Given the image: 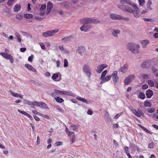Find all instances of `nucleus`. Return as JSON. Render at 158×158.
<instances>
[{"mask_svg":"<svg viewBox=\"0 0 158 158\" xmlns=\"http://www.w3.org/2000/svg\"><path fill=\"white\" fill-rule=\"evenodd\" d=\"M21 9V6L19 5L16 4L14 7V10L15 12H17L19 11Z\"/></svg>","mask_w":158,"mask_h":158,"instance_id":"20","label":"nucleus"},{"mask_svg":"<svg viewBox=\"0 0 158 158\" xmlns=\"http://www.w3.org/2000/svg\"><path fill=\"white\" fill-rule=\"evenodd\" d=\"M124 151L125 153L126 154L128 153H129V148L127 146H125L124 147Z\"/></svg>","mask_w":158,"mask_h":158,"instance_id":"46","label":"nucleus"},{"mask_svg":"<svg viewBox=\"0 0 158 158\" xmlns=\"http://www.w3.org/2000/svg\"><path fill=\"white\" fill-rule=\"evenodd\" d=\"M148 88V86L147 84H144L142 85V88L143 89H145Z\"/></svg>","mask_w":158,"mask_h":158,"instance_id":"52","label":"nucleus"},{"mask_svg":"<svg viewBox=\"0 0 158 158\" xmlns=\"http://www.w3.org/2000/svg\"><path fill=\"white\" fill-rule=\"evenodd\" d=\"M128 69V65L127 64H125L120 69V71L124 73Z\"/></svg>","mask_w":158,"mask_h":158,"instance_id":"22","label":"nucleus"},{"mask_svg":"<svg viewBox=\"0 0 158 158\" xmlns=\"http://www.w3.org/2000/svg\"><path fill=\"white\" fill-rule=\"evenodd\" d=\"M139 97L141 99L143 100L145 98V94L142 92H140L139 94Z\"/></svg>","mask_w":158,"mask_h":158,"instance_id":"34","label":"nucleus"},{"mask_svg":"<svg viewBox=\"0 0 158 158\" xmlns=\"http://www.w3.org/2000/svg\"><path fill=\"white\" fill-rule=\"evenodd\" d=\"M68 62L67 59H64V67H66L68 66Z\"/></svg>","mask_w":158,"mask_h":158,"instance_id":"47","label":"nucleus"},{"mask_svg":"<svg viewBox=\"0 0 158 158\" xmlns=\"http://www.w3.org/2000/svg\"><path fill=\"white\" fill-rule=\"evenodd\" d=\"M15 0H8L7 2V5L9 6H11L14 3Z\"/></svg>","mask_w":158,"mask_h":158,"instance_id":"32","label":"nucleus"},{"mask_svg":"<svg viewBox=\"0 0 158 158\" xmlns=\"http://www.w3.org/2000/svg\"><path fill=\"white\" fill-rule=\"evenodd\" d=\"M118 6L119 8L124 11H126L131 13L133 11V10L127 6H124L123 5H118Z\"/></svg>","mask_w":158,"mask_h":158,"instance_id":"10","label":"nucleus"},{"mask_svg":"<svg viewBox=\"0 0 158 158\" xmlns=\"http://www.w3.org/2000/svg\"><path fill=\"white\" fill-rule=\"evenodd\" d=\"M152 2L151 0H148L147 2L146 6L148 10H152L153 8L152 7Z\"/></svg>","mask_w":158,"mask_h":158,"instance_id":"17","label":"nucleus"},{"mask_svg":"<svg viewBox=\"0 0 158 158\" xmlns=\"http://www.w3.org/2000/svg\"><path fill=\"white\" fill-rule=\"evenodd\" d=\"M24 101L25 104L31 106V102L30 101L24 100Z\"/></svg>","mask_w":158,"mask_h":158,"instance_id":"48","label":"nucleus"},{"mask_svg":"<svg viewBox=\"0 0 158 158\" xmlns=\"http://www.w3.org/2000/svg\"><path fill=\"white\" fill-rule=\"evenodd\" d=\"M18 111L20 113L24 115H27L28 113L27 112H25L24 111H23L21 110H18Z\"/></svg>","mask_w":158,"mask_h":158,"instance_id":"51","label":"nucleus"},{"mask_svg":"<svg viewBox=\"0 0 158 158\" xmlns=\"http://www.w3.org/2000/svg\"><path fill=\"white\" fill-rule=\"evenodd\" d=\"M154 37L155 38H158V33H156L153 35Z\"/></svg>","mask_w":158,"mask_h":158,"instance_id":"64","label":"nucleus"},{"mask_svg":"<svg viewBox=\"0 0 158 158\" xmlns=\"http://www.w3.org/2000/svg\"><path fill=\"white\" fill-rule=\"evenodd\" d=\"M78 52L81 55L86 52V50L84 47L83 46H80L77 49Z\"/></svg>","mask_w":158,"mask_h":158,"instance_id":"16","label":"nucleus"},{"mask_svg":"<svg viewBox=\"0 0 158 158\" xmlns=\"http://www.w3.org/2000/svg\"><path fill=\"white\" fill-rule=\"evenodd\" d=\"M23 16L20 13L18 14L16 16V18L19 20H21L23 19Z\"/></svg>","mask_w":158,"mask_h":158,"instance_id":"29","label":"nucleus"},{"mask_svg":"<svg viewBox=\"0 0 158 158\" xmlns=\"http://www.w3.org/2000/svg\"><path fill=\"white\" fill-rule=\"evenodd\" d=\"M33 57H34L33 55H31V56L29 57L28 58V60L29 61L32 62Z\"/></svg>","mask_w":158,"mask_h":158,"instance_id":"56","label":"nucleus"},{"mask_svg":"<svg viewBox=\"0 0 158 158\" xmlns=\"http://www.w3.org/2000/svg\"><path fill=\"white\" fill-rule=\"evenodd\" d=\"M25 66L29 70L35 73H37V72L36 70L30 64H26Z\"/></svg>","mask_w":158,"mask_h":158,"instance_id":"14","label":"nucleus"},{"mask_svg":"<svg viewBox=\"0 0 158 158\" xmlns=\"http://www.w3.org/2000/svg\"><path fill=\"white\" fill-rule=\"evenodd\" d=\"M87 114L89 115H91L93 114V111L91 109L88 110L87 111Z\"/></svg>","mask_w":158,"mask_h":158,"instance_id":"60","label":"nucleus"},{"mask_svg":"<svg viewBox=\"0 0 158 158\" xmlns=\"http://www.w3.org/2000/svg\"><path fill=\"white\" fill-rule=\"evenodd\" d=\"M111 76L110 75V76H107L106 77L104 78V81L105 82L108 81H109L111 78Z\"/></svg>","mask_w":158,"mask_h":158,"instance_id":"40","label":"nucleus"},{"mask_svg":"<svg viewBox=\"0 0 158 158\" xmlns=\"http://www.w3.org/2000/svg\"><path fill=\"white\" fill-rule=\"evenodd\" d=\"M33 117L36 121H39L40 120V118L35 115H33Z\"/></svg>","mask_w":158,"mask_h":158,"instance_id":"62","label":"nucleus"},{"mask_svg":"<svg viewBox=\"0 0 158 158\" xmlns=\"http://www.w3.org/2000/svg\"><path fill=\"white\" fill-rule=\"evenodd\" d=\"M131 81L127 77L124 81V84L126 85H128Z\"/></svg>","mask_w":158,"mask_h":158,"instance_id":"35","label":"nucleus"},{"mask_svg":"<svg viewBox=\"0 0 158 158\" xmlns=\"http://www.w3.org/2000/svg\"><path fill=\"white\" fill-rule=\"evenodd\" d=\"M59 75L57 73H55L52 75V78L53 80L55 81H59L56 80V79H57Z\"/></svg>","mask_w":158,"mask_h":158,"instance_id":"33","label":"nucleus"},{"mask_svg":"<svg viewBox=\"0 0 158 158\" xmlns=\"http://www.w3.org/2000/svg\"><path fill=\"white\" fill-rule=\"evenodd\" d=\"M76 98L77 100L79 101H82V102L85 103L87 104H88V102L87 100L84 98L80 97H77Z\"/></svg>","mask_w":158,"mask_h":158,"instance_id":"23","label":"nucleus"},{"mask_svg":"<svg viewBox=\"0 0 158 158\" xmlns=\"http://www.w3.org/2000/svg\"><path fill=\"white\" fill-rule=\"evenodd\" d=\"M139 5L141 6H142L145 3L144 0H138Z\"/></svg>","mask_w":158,"mask_h":158,"instance_id":"44","label":"nucleus"},{"mask_svg":"<svg viewBox=\"0 0 158 158\" xmlns=\"http://www.w3.org/2000/svg\"><path fill=\"white\" fill-rule=\"evenodd\" d=\"M0 54L6 59L9 60L11 63H13L14 62L13 57L10 55L4 52H1Z\"/></svg>","mask_w":158,"mask_h":158,"instance_id":"7","label":"nucleus"},{"mask_svg":"<svg viewBox=\"0 0 158 158\" xmlns=\"http://www.w3.org/2000/svg\"><path fill=\"white\" fill-rule=\"evenodd\" d=\"M34 18L35 19L39 21H41L43 19L40 16H35Z\"/></svg>","mask_w":158,"mask_h":158,"instance_id":"54","label":"nucleus"},{"mask_svg":"<svg viewBox=\"0 0 158 158\" xmlns=\"http://www.w3.org/2000/svg\"><path fill=\"white\" fill-rule=\"evenodd\" d=\"M143 19L145 21H147V22H151L152 21V19H151L143 18Z\"/></svg>","mask_w":158,"mask_h":158,"instance_id":"53","label":"nucleus"},{"mask_svg":"<svg viewBox=\"0 0 158 158\" xmlns=\"http://www.w3.org/2000/svg\"><path fill=\"white\" fill-rule=\"evenodd\" d=\"M107 67V65L106 64L99 65L97 66V69L96 70V72L98 73H100L104 69Z\"/></svg>","mask_w":158,"mask_h":158,"instance_id":"12","label":"nucleus"},{"mask_svg":"<svg viewBox=\"0 0 158 158\" xmlns=\"http://www.w3.org/2000/svg\"><path fill=\"white\" fill-rule=\"evenodd\" d=\"M107 71L106 70H105L104 71H103L101 74V80H104V78L106 75V74L107 73Z\"/></svg>","mask_w":158,"mask_h":158,"instance_id":"28","label":"nucleus"},{"mask_svg":"<svg viewBox=\"0 0 158 158\" xmlns=\"http://www.w3.org/2000/svg\"><path fill=\"white\" fill-rule=\"evenodd\" d=\"M139 45L131 43L127 44V48L134 54L137 53L139 52Z\"/></svg>","mask_w":158,"mask_h":158,"instance_id":"2","label":"nucleus"},{"mask_svg":"<svg viewBox=\"0 0 158 158\" xmlns=\"http://www.w3.org/2000/svg\"><path fill=\"white\" fill-rule=\"evenodd\" d=\"M41 103L40 106H41L42 108H44L45 109H49V107L45 103L41 102Z\"/></svg>","mask_w":158,"mask_h":158,"instance_id":"31","label":"nucleus"},{"mask_svg":"<svg viewBox=\"0 0 158 158\" xmlns=\"http://www.w3.org/2000/svg\"><path fill=\"white\" fill-rule=\"evenodd\" d=\"M120 2L122 4L128 3L131 4L129 0H121Z\"/></svg>","mask_w":158,"mask_h":158,"instance_id":"37","label":"nucleus"},{"mask_svg":"<svg viewBox=\"0 0 158 158\" xmlns=\"http://www.w3.org/2000/svg\"><path fill=\"white\" fill-rule=\"evenodd\" d=\"M141 43L142 47L144 48L146 47V45L149 43V42L147 40H143L141 41Z\"/></svg>","mask_w":158,"mask_h":158,"instance_id":"21","label":"nucleus"},{"mask_svg":"<svg viewBox=\"0 0 158 158\" xmlns=\"http://www.w3.org/2000/svg\"><path fill=\"white\" fill-rule=\"evenodd\" d=\"M147 111L149 113H152L155 111V109L154 108H148L147 109Z\"/></svg>","mask_w":158,"mask_h":158,"instance_id":"38","label":"nucleus"},{"mask_svg":"<svg viewBox=\"0 0 158 158\" xmlns=\"http://www.w3.org/2000/svg\"><path fill=\"white\" fill-rule=\"evenodd\" d=\"M54 92L56 93L57 94H62L63 91L54 89Z\"/></svg>","mask_w":158,"mask_h":158,"instance_id":"41","label":"nucleus"},{"mask_svg":"<svg viewBox=\"0 0 158 158\" xmlns=\"http://www.w3.org/2000/svg\"><path fill=\"white\" fill-rule=\"evenodd\" d=\"M141 77L142 78L145 79H147L148 77V76L147 74H143L142 75Z\"/></svg>","mask_w":158,"mask_h":158,"instance_id":"50","label":"nucleus"},{"mask_svg":"<svg viewBox=\"0 0 158 158\" xmlns=\"http://www.w3.org/2000/svg\"><path fill=\"white\" fill-rule=\"evenodd\" d=\"M123 114L122 113H120L117 114L114 117V118L115 119H117L119 117Z\"/></svg>","mask_w":158,"mask_h":158,"instance_id":"49","label":"nucleus"},{"mask_svg":"<svg viewBox=\"0 0 158 158\" xmlns=\"http://www.w3.org/2000/svg\"><path fill=\"white\" fill-rule=\"evenodd\" d=\"M62 94L67 95L68 96H70L73 97H75V95L71 92H69L67 91H63Z\"/></svg>","mask_w":158,"mask_h":158,"instance_id":"19","label":"nucleus"},{"mask_svg":"<svg viewBox=\"0 0 158 158\" xmlns=\"http://www.w3.org/2000/svg\"><path fill=\"white\" fill-rule=\"evenodd\" d=\"M41 115L43 117L46 118H49V116L47 115H45L44 114H41Z\"/></svg>","mask_w":158,"mask_h":158,"instance_id":"59","label":"nucleus"},{"mask_svg":"<svg viewBox=\"0 0 158 158\" xmlns=\"http://www.w3.org/2000/svg\"><path fill=\"white\" fill-rule=\"evenodd\" d=\"M132 12L133 13L135 17L137 18L139 17V16L138 15L139 12H134V10H133V11Z\"/></svg>","mask_w":158,"mask_h":158,"instance_id":"45","label":"nucleus"},{"mask_svg":"<svg viewBox=\"0 0 158 158\" xmlns=\"http://www.w3.org/2000/svg\"><path fill=\"white\" fill-rule=\"evenodd\" d=\"M151 62V60H147L142 63L141 67L143 68H148L150 66Z\"/></svg>","mask_w":158,"mask_h":158,"instance_id":"11","label":"nucleus"},{"mask_svg":"<svg viewBox=\"0 0 158 158\" xmlns=\"http://www.w3.org/2000/svg\"><path fill=\"white\" fill-rule=\"evenodd\" d=\"M131 6L134 9V12H139V9L136 5L134 4H132L131 5Z\"/></svg>","mask_w":158,"mask_h":158,"instance_id":"30","label":"nucleus"},{"mask_svg":"<svg viewBox=\"0 0 158 158\" xmlns=\"http://www.w3.org/2000/svg\"><path fill=\"white\" fill-rule=\"evenodd\" d=\"M131 106H129V109L135 116L138 117H140L141 116H142L143 117L144 116V114L141 110L138 109V110H137L135 109L131 108Z\"/></svg>","mask_w":158,"mask_h":158,"instance_id":"3","label":"nucleus"},{"mask_svg":"<svg viewBox=\"0 0 158 158\" xmlns=\"http://www.w3.org/2000/svg\"><path fill=\"white\" fill-rule=\"evenodd\" d=\"M40 45L42 49H45V48L44 46V45L42 43H40Z\"/></svg>","mask_w":158,"mask_h":158,"instance_id":"57","label":"nucleus"},{"mask_svg":"<svg viewBox=\"0 0 158 158\" xmlns=\"http://www.w3.org/2000/svg\"><path fill=\"white\" fill-rule=\"evenodd\" d=\"M55 99L57 102L59 103H61L64 101L63 99L59 97H57L56 98H55Z\"/></svg>","mask_w":158,"mask_h":158,"instance_id":"27","label":"nucleus"},{"mask_svg":"<svg viewBox=\"0 0 158 158\" xmlns=\"http://www.w3.org/2000/svg\"><path fill=\"white\" fill-rule=\"evenodd\" d=\"M143 105L145 107H150L152 106L151 103L148 100L145 101Z\"/></svg>","mask_w":158,"mask_h":158,"instance_id":"25","label":"nucleus"},{"mask_svg":"<svg viewBox=\"0 0 158 158\" xmlns=\"http://www.w3.org/2000/svg\"><path fill=\"white\" fill-rule=\"evenodd\" d=\"M68 130L69 129H65V131L67 133L68 137H72V139L70 140V141L71 144H72L74 142L75 140V134L73 132L68 131Z\"/></svg>","mask_w":158,"mask_h":158,"instance_id":"9","label":"nucleus"},{"mask_svg":"<svg viewBox=\"0 0 158 158\" xmlns=\"http://www.w3.org/2000/svg\"><path fill=\"white\" fill-rule=\"evenodd\" d=\"M85 23L80 28V29L82 31H87L89 30L91 27L90 24L91 23H97L100 22L99 21L94 18H87L84 19Z\"/></svg>","mask_w":158,"mask_h":158,"instance_id":"1","label":"nucleus"},{"mask_svg":"<svg viewBox=\"0 0 158 158\" xmlns=\"http://www.w3.org/2000/svg\"><path fill=\"white\" fill-rule=\"evenodd\" d=\"M118 72L117 71H114L112 74V79L114 84L117 85L119 83V78L117 75Z\"/></svg>","mask_w":158,"mask_h":158,"instance_id":"6","label":"nucleus"},{"mask_svg":"<svg viewBox=\"0 0 158 158\" xmlns=\"http://www.w3.org/2000/svg\"><path fill=\"white\" fill-rule=\"evenodd\" d=\"M83 72L85 73L86 75L90 78L91 75V70L90 67L87 64H85L83 68Z\"/></svg>","mask_w":158,"mask_h":158,"instance_id":"5","label":"nucleus"},{"mask_svg":"<svg viewBox=\"0 0 158 158\" xmlns=\"http://www.w3.org/2000/svg\"><path fill=\"white\" fill-rule=\"evenodd\" d=\"M59 31V30L58 29L51 30L49 31L43 32L42 34V35L44 37L51 36L53 35L55 33L58 32Z\"/></svg>","mask_w":158,"mask_h":158,"instance_id":"4","label":"nucleus"},{"mask_svg":"<svg viewBox=\"0 0 158 158\" xmlns=\"http://www.w3.org/2000/svg\"><path fill=\"white\" fill-rule=\"evenodd\" d=\"M155 146V144L153 143H151L148 144V147L149 148H153Z\"/></svg>","mask_w":158,"mask_h":158,"instance_id":"43","label":"nucleus"},{"mask_svg":"<svg viewBox=\"0 0 158 158\" xmlns=\"http://www.w3.org/2000/svg\"><path fill=\"white\" fill-rule=\"evenodd\" d=\"M56 67L57 68H59L60 67V62L59 60L56 61Z\"/></svg>","mask_w":158,"mask_h":158,"instance_id":"61","label":"nucleus"},{"mask_svg":"<svg viewBox=\"0 0 158 158\" xmlns=\"http://www.w3.org/2000/svg\"><path fill=\"white\" fill-rule=\"evenodd\" d=\"M154 82L155 83V87L157 89H158V81H154Z\"/></svg>","mask_w":158,"mask_h":158,"instance_id":"63","label":"nucleus"},{"mask_svg":"<svg viewBox=\"0 0 158 158\" xmlns=\"http://www.w3.org/2000/svg\"><path fill=\"white\" fill-rule=\"evenodd\" d=\"M62 142L60 141L56 142L55 144L56 146H58L62 144Z\"/></svg>","mask_w":158,"mask_h":158,"instance_id":"55","label":"nucleus"},{"mask_svg":"<svg viewBox=\"0 0 158 158\" xmlns=\"http://www.w3.org/2000/svg\"><path fill=\"white\" fill-rule=\"evenodd\" d=\"M148 83L151 87H153L154 86V84L152 80H148Z\"/></svg>","mask_w":158,"mask_h":158,"instance_id":"36","label":"nucleus"},{"mask_svg":"<svg viewBox=\"0 0 158 158\" xmlns=\"http://www.w3.org/2000/svg\"><path fill=\"white\" fill-rule=\"evenodd\" d=\"M110 17L113 20H129V18L127 17L124 18L122 16H121L117 15L116 14H112L110 15Z\"/></svg>","mask_w":158,"mask_h":158,"instance_id":"8","label":"nucleus"},{"mask_svg":"<svg viewBox=\"0 0 158 158\" xmlns=\"http://www.w3.org/2000/svg\"><path fill=\"white\" fill-rule=\"evenodd\" d=\"M68 4H69V3L67 2H64L61 4L62 5H63L65 6H68Z\"/></svg>","mask_w":158,"mask_h":158,"instance_id":"58","label":"nucleus"},{"mask_svg":"<svg viewBox=\"0 0 158 158\" xmlns=\"http://www.w3.org/2000/svg\"><path fill=\"white\" fill-rule=\"evenodd\" d=\"M53 8V5L51 2H48L47 3V11L46 14L48 15L49 14Z\"/></svg>","mask_w":158,"mask_h":158,"instance_id":"13","label":"nucleus"},{"mask_svg":"<svg viewBox=\"0 0 158 158\" xmlns=\"http://www.w3.org/2000/svg\"><path fill=\"white\" fill-rule=\"evenodd\" d=\"M46 6L45 4L41 6L40 9V11H45Z\"/></svg>","mask_w":158,"mask_h":158,"instance_id":"42","label":"nucleus"},{"mask_svg":"<svg viewBox=\"0 0 158 158\" xmlns=\"http://www.w3.org/2000/svg\"><path fill=\"white\" fill-rule=\"evenodd\" d=\"M111 32L113 35L115 37L118 36L117 34L120 33V31L118 30H116L115 31L114 30H112Z\"/></svg>","mask_w":158,"mask_h":158,"instance_id":"26","label":"nucleus"},{"mask_svg":"<svg viewBox=\"0 0 158 158\" xmlns=\"http://www.w3.org/2000/svg\"><path fill=\"white\" fill-rule=\"evenodd\" d=\"M131 81L133 80L135 78V76L133 74H131L127 77Z\"/></svg>","mask_w":158,"mask_h":158,"instance_id":"39","label":"nucleus"},{"mask_svg":"<svg viewBox=\"0 0 158 158\" xmlns=\"http://www.w3.org/2000/svg\"><path fill=\"white\" fill-rule=\"evenodd\" d=\"M24 17L27 19L32 18L33 17V15L31 14H25L24 15Z\"/></svg>","mask_w":158,"mask_h":158,"instance_id":"24","label":"nucleus"},{"mask_svg":"<svg viewBox=\"0 0 158 158\" xmlns=\"http://www.w3.org/2000/svg\"><path fill=\"white\" fill-rule=\"evenodd\" d=\"M145 94L147 98H150L153 95V92L152 90L148 89L146 92Z\"/></svg>","mask_w":158,"mask_h":158,"instance_id":"15","label":"nucleus"},{"mask_svg":"<svg viewBox=\"0 0 158 158\" xmlns=\"http://www.w3.org/2000/svg\"><path fill=\"white\" fill-rule=\"evenodd\" d=\"M9 92L12 95L15 97H19L21 98H23V95L19 94L16 93L14 92L11 90H10Z\"/></svg>","mask_w":158,"mask_h":158,"instance_id":"18","label":"nucleus"}]
</instances>
